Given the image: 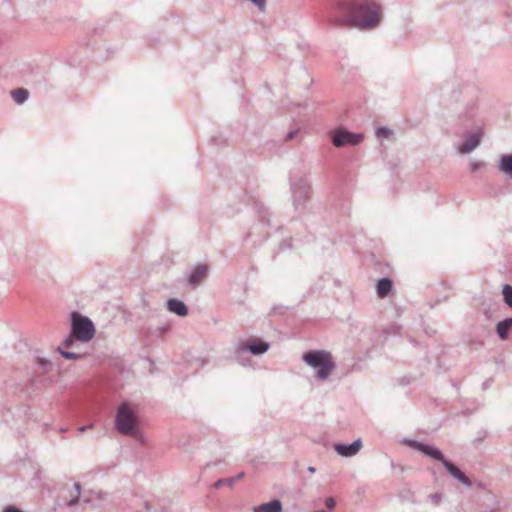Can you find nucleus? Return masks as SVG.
Returning a JSON list of instances; mask_svg holds the SVG:
<instances>
[{
    "mask_svg": "<svg viewBox=\"0 0 512 512\" xmlns=\"http://www.w3.org/2000/svg\"><path fill=\"white\" fill-rule=\"evenodd\" d=\"M303 361L316 371L321 380L327 379L335 369L331 354L325 350H310L303 354Z\"/></svg>",
    "mask_w": 512,
    "mask_h": 512,
    "instance_id": "obj_3",
    "label": "nucleus"
},
{
    "mask_svg": "<svg viewBox=\"0 0 512 512\" xmlns=\"http://www.w3.org/2000/svg\"><path fill=\"white\" fill-rule=\"evenodd\" d=\"M270 344L256 337H250L240 341L235 348V356L239 360L242 354L250 352L253 355H262L268 351Z\"/></svg>",
    "mask_w": 512,
    "mask_h": 512,
    "instance_id": "obj_7",
    "label": "nucleus"
},
{
    "mask_svg": "<svg viewBox=\"0 0 512 512\" xmlns=\"http://www.w3.org/2000/svg\"><path fill=\"white\" fill-rule=\"evenodd\" d=\"M296 134H297V131H296V130H294V131H290V132L286 135L285 140H286V141H290V140H292V139L295 137V135H296Z\"/></svg>",
    "mask_w": 512,
    "mask_h": 512,
    "instance_id": "obj_28",
    "label": "nucleus"
},
{
    "mask_svg": "<svg viewBox=\"0 0 512 512\" xmlns=\"http://www.w3.org/2000/svg\"><path fill=\"white\" fill-rule=\"evenodd\" d=\"M407 444L409 447L422 452L426 456L440 461L453 478L468 488L472 487V481L455 464L447 460L438 448L429 446L417 440H409L407 441Z\"/></svg>",
    "mask_w": 512,
    "mask_h": 512,
    "instance_id": "obj_2",
    "label": "nucleus"
},
{
    "mask_svg": "<svg viewBox=\"0 0 512 512\" xmlns=\"http://www.w3.org/2000/svg\"><path fill=\"white\" fill-rule=\"evenodd\" d=\"M253 512H282V503L278 499H273L267 503L254 506Z\"/></svg>",
    "mask_w": 512,
    "mask_h": 512,
    "instance_id": "obj_14",
    "label": "nucleus"
},
{
    "mask_svg": "<svg viewBox=\"0 0 512 512\" xmlns=\"http://www.w3.org/2000/svg\"><path fill=\"white\" fill-rule=\"evenodd\" d=\"M308 471H309L310 473H312V474H313V473H315V472H316V468H315V467H313V466H310V467L308 468Z\"/></svg>",
    "mask_w": 512,
    "mask_h": 512,
    "instance_id": "obj_31",
    "label": "nucleus"
},
{
    "mask_svg": "<svg viewBox=\"0 0 512 512\" xmlns=\"http://www.w3.org/2000/svg\"><path fill=\"white\" fill-rule=\"evenodd\" d=\"M512 327V318H506L500 322H498L496 326V331L500 339L505 340L508 338V333L510 328Z\"/></svg>",
    "mask_w": 512,
    "mask_h": 512,
    "instance_id": "obj_17",
    "label": "nucleus"
},
{
    "mask_svg": "<svg viewBox=\"0 0 512 512\" xmlns=\"http://www.w3.org/2000/svg\"><path fill=\"white\" fill-rule=\"evenodd\" d=\"M336 505V501L334 500V498L332 497H328L326 498L325 500V506L328 508V509H333Z\"/></svg>",
    "mask_w": 512,
    "mask_h": 512,
    "instance_id": "obj_26",
    "label": "nucleus"
},
{
    "mask_svg": "<svg viewBox=\"0 0 512 512\" xmlns=\"http://www.w3.org/2000/svg\"><path fill=\"white\" fill-rule=\"evenodd\" d=\"M244 477V473L240 472L234 477L231 478H223L219 479L215 482L214 487L215 488H221L223 485H228L232 487L237 481L241 480Z\"/></svg>",
    "mask_w": 512,
    "mask_h": 512,
    "instance_id": "obj_19",
    "label": "nucleus"
},
{
    "mask_svg": "<svg viewBox=\"0 0 512 512\" xmlns=\"http://www.w3.org/2000/svg\"><path fill=\"white\" fill-rule=\"evenodd\" d=\"M363 140V135L349 132L344 129H336L331 133V141L335 147H343L346 145H358Z\"/></svg>",
    "mask_w": 512,
    "mask_h": 512,
    "instance_id": "obj_9",
    "label": "nucleus"
},
{
    "mask_svg": "<svg viewBox=\"0 0 512 512\" xmlns=\"http://www.w3.org/2000/svg\"><path fill=\"white\" fill-rule=\"evenodd\" d=\"M144 505H145V509H146V511H149V510H150V506H149V504H148L147 502H145V503H144Z\"/></svg>",
    "mask_w": 512,
    "mask_h": 512,
    "instance_id": "obj_32",
    "label": "nucleus"
},
{
    "mask_svg": "<svg viewBox=\"0 0 512 512\" xmlns=\"http://www.w3.org/2000/svg\"><path fill=\"white\" fill-rule=\"evenodd\" d=\"M293 206L296 211H302L309 198L310 185L306 179L300 178L291 183Z\"/></svg>",
    "mask_w": 512,
    "mask_h": 512,
    "instance_id": "obj_8",
    "label": "nucleus"
},
{
    "mask_svg": "<svg viewBox=\"0 0 512 512\" xmlns=\"http://www.w3.org/2000/svg\"><path fill=\"white\" fill-rule=\"evenodd\" d=\"M115 427L117 431L123 435L137 436L138 427L137 419L130 405L126 402L122 403L117 410L115 417Z\"/></svg>",
    "mask_w": 512,
    "mask_h": 512,
    "instance_id": "obj_5",
    "label": "nucleus"
},
{
    "mask_svg": "<svg viewBox=\"0 0 512 512\" xmlns=\"http://www.w3.org/2000/svg\"><path fill=\"white\" fill-rule=\"evenodd\" d=\"M391 135V130L385 127H380L376 130L378 138H388Z\"/></svg>",
    "mask_w": 512,
    "mask_h": 512,
    "instance_id": "obj_23",
    "label": "nucleus"
},
{
    "mask_svg": "<svg viewBox=\"0 0 512 512\" xmlns=\"http://www.w3.org/2000/svg\"><path fill=\"white\" fill-rule=\"evenodd\" d=\"M429 499L435 506L439 505L442 500V495L440 493H433L429 495Z\"/></svg>",
    "mask_w": 512,
    "mask_h": 512,
    "instance_id": "obj_25",
    "label": "nucleus"
},
{
    "mask_svg": "<svg viewBox=\"0 0 512 512\" xmlns=\"http://www.w3.org/2000/svg\"><path fill=\"white\" fill-rule=\"evenodd\" d=\"M392 286H393V284H392V280L390 278L384 277V278H381L380 280H378L377 286H376V291H377L378 297L385 298L386 296H388V294L390 293V291L392 289Z\"/></svg>",
    "mask_w": 512,
    "mask_h": 512,
    "instance_id": "obj_16",
    "label": "nucleus"
},
{
    "mask_svg": "<svg viewBox=\"0 0 512 512\" xmlns=\"http://www.w3.org/2000/svg\"><path fill=\"white\" fill-rule=\"evenodd\" d=\"M503 300L505 304L512 308V286L509 284H505L502 289Z\"/></svg>",
    "mask_w": 512,
    "mask_h": 512,
    "instance_id": "obj_20",
    "label": "nucleus"
},
{
    "mask_svg": "<svg viewBox=\"0 0 512 512\" xmlns=\"http://www.w3.org/2000/svg\"><path fill=\"white\" fill-rule=\"evenodd\" d=\"M11 97L17 104H23L29 97V92L24 88H17L11 91Z\"/></svg>",
    "mask_w": 512,
    "mask_h": 512,
    "instance_id": "obj_18",
    "label": "nucleus"
},
{
    "mask_svg": "<svg viewBox=\"0 0 512 512\" xmlns=\"http://www.w3.org/2000/svg\"><path fill=\"white\" fill-rule=\"evenodd\" d=\"M74 343V339H73V336H70L68 338H66L62 344V346L64 347H70L72 344Z\"/></svg>",
    "mask_w": 512,
    "mask_h": 512,
    "instance_id": "obj_27",
    "label": "nucleus"
},
{
    "mask_svg": "<svg viewBox=\"0 0 512 512\" xmlns=\"http://www.w3.org/2000/svg\"><path fill=\"white\" fill-rule=\"evenodd\" d=\"M89 428H92V425L81 426V427L79 428V431L84 432V431H86V430H87V429H89Z\"/></svg>",
    "mask_w": 512,
    "mask_h": 512,
    "instance_id": "obj_30",
    "label": "nucleus"
},
{
    "mask_svg": "<svg viewBox=\"0 0 512 512\" xmlns=\"http://www.w3.org/2000/svg\"><path fill=\"white\" fill-rule=\"evenodd\" d=\"M497 169L501 174L512 180V153L500 156Z\"/></svg>",
    "mask_w": 512,
    "mask_h": 512,
    "instance_id": "obj_12",
    "label": "nucleus"
},
{
    "mask_svg": "<svg viewBox=\"0 0 512 512\" xmlns=\"http://www.w3.org/2000/svg\"><path fill=\"white\" fill-rule=\"evenodd\" d=\"M71 333L72 336L81 342L90 341L94 334L95 328L93 322L78 312L72 313Z\"/></svg>",
    "mask_w": 512,
    "mask_h": 512,
    "instance_id": "obj_6",
    "label": "nucleus"
},
{
    "mask_svg": "<svg viewBox=\"0 0 512 512\" xmlns=\"http://www.w3.org/2000/svg\"><path fill=\"white\" fill-rule=\"evenodd\" d=\"M38 364L42 368H45L49 364V361L45 360L44 358H38Z\"/></svg>",
    "mask_w": 512,
    "mask_h": 512,
    "instance_id": "obj_29",
    "label": "nucleus"
},
{
    "mask_svg": "<svg viewBox=\"0 0 512 512\" xmlns=\"http://www.w3.org/2000/svg\"><path fill=\"white\" fill-rule=\"evenodd\" d=\"M381 7L375 0H338L329 22L338 27L374 28L381 21Z\"/></svg>",
    "mask_w": 512,
    "mask_h": 512,
    "instance_id": "obj_1",
    "label": "nucleus"
},
{
    "mask_svg": "<svg viewBox=\"0 0 512 512\" xmlns=\"http://www.w3.org/2000/svg\"><path fill=\"white\" fill-rule=\"evenodd\" d=\"M463 107L458 118L466 123L474 121L479 115L480 91L476 86H464L461 89Z\"/></svg>",
    "mask_w": 512,
    "mask_h": 512,
    "instance_id": "obj_4",
    "label": "nucleus"
},
{
    "mask_svg": "<svg viewBox=\"0 0 512 512\" xmlns=\"http://www.w3.org/2000/svg\"><path fill=\"white\" fill-rule=\"evenodd\" d=\"M488 386H489L488 382H484V383H483V388H484V389H487V388H488Z\"/></svg>",
    "mask_w": 512,
    "mask_h": 512,
    "instance_id": "obj_33",
    "label": "nucleus"
},
{
    "mask_svg": "<svg viewBox=\"0 0 512 512\" xmlns=\"http://www.w3.org/2000/svg\"><path fill=\"white\" fill-rule=\"evenodd\" d=\"M362 447L361 439H357L350 444L337 443L334 445L335 451L343 457L355 456Z\"/></svg>",
    "mask_w": 512,
    "mask_h": 512,
    "instance_id": "obj_11",
    "label": "nucleus"
},
{
    "mask_svg": "<svg viewBox=\"0 0 512 512\" xmlns=\"http://www.w3.org/2000/svg\"><path fill=\"white\" fill-rule=\"evenodd\" d=\"M484 167H485V163H484V162H482V161H474V162H471V163H470V166H469V168H470V170H471L472 172L478 171V170H480V169H482V168H484Z\"/></svg>",
    "mask_w": 512,
    "mask_h": 512,
    "instance_id": "obj_24",
    "label": "nucleus"
},
{
    "mask_svg": "<svg viewBox=\"0 0 512 512\" xmlns=\"http://www.w3.org/2000/svg\"><path fill=\"white\" fill-rule=\"evenodd\" d=\"M75 496L68 502V506L72 507L78 503L79 496L81 493V485L79 483L74 484Z\"/></svg>",
    "mask_w": 512,
    "mask_h": 512,
    "instance_id": "obj_21",
    "label": "nucleus"
},
{
    "mask_svg": "<svg viewBox=\"0 0 512 512\" xmlns=\"http://www.w3.org/2000/svg\"><path fill=\"white\" fill-rule=\"evenodd\" d=\"M58 351L64 358L69 359V360H74V359H78L81 357L80 354H77L74 352H69V351H64V350H62L61 347H58Z\"/></svg>",
    "mask_w": 512,
    "mask_h": 512,
    "instance_id": "obj_22",
    "label": "nucleus"
},
{
    "mask_svg": "<svg viewBox=\"0 0 512 512\" xmlns=\"http://www.w3.org/2000/svg\"><path fill=\"white\" fill-rule=\"evenodd\" d=\"M482 131L471 133L464 137L461 145L457 148V151L461 154H468L475 150L481 143Z\"/></svg>",
    "mask_w": 512,
    "mask_h": 512,
    "instance_id": "obj_10",
    "label": "nucleus"
},
{
    "mask_svg": "<svg viewBox=\"0 0 512 512\" xmlns=\"http://www.w3.org/2000/svg\"><path fill=\"white\" fill-rule=\"evenodd\" d=\"M208 267L206 265L197 266L189 275L188 282L197 286L207 275Z\"/></svg>",
    "mask_w": 512,
    "mask_h": 512,
    "instance_id": "obj_15",
    "label": "nucleus"
},
{
    "mask_svg": "<svg viewBox=\"0 0 512 512\" xmlns=\"http://www.w3.org/2000/svg\"><path fill=\"white\" fill-rule=\"evenodd\" d=\"M167 308L170 312L175 313L178 316H186L188 314V308L185 303L181 300L172 298L167 301Z\"/></svg>",
    "mask_w": 512,
    "mask_h": 512,
    "instance_id": "obj_13",
    "label": "nucleus"
}]
</instances>
